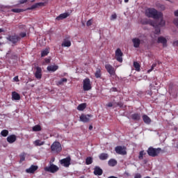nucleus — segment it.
Wrapping results in <instances>:
<instances>
[{"mask_svg":"<svg viewBox=\"0 0 178 178\" xmlns=\"http://www.w3.org/2000/svg\"><path fill=\"white\" fill-rule=\"evenodd\" d=\"M145 15L147 17H152V19H162L163 14L156 10L153 8H149L145 10Z\"/></svg>","mask_w":178,"mask_h":178,"instance_id":"f257e3e1","label":"nucleus"},{"mask_svg":"<svg viewBox=\"0 0 178 178\" xmlns=\"http://www.w3.org/2000/svg\"><path fill=\"white\" fill-rule=\"evenodd\" d=\"M44 3L42 2L36 3L33 4L31 7H29L26 9L23 8H13L11 12L13 13H22V12H26V10H33V9H37V8H40V6H44Z\"/></svg>","mask_w":178,"mask_h":178,"instance_id":"f03ea898","label":"nucleus"},{"mask_svg":"<svg viewBox=\"0 0 178 178\" xmlns=\"http://www.w3.org/2000/svg\"><path fill=\"white\" fill-rule=\"evenodd\" d=\"M162 149L161 147L154 148L152 147H149L147 151L149 156H152L155 158V156H158L161 154Z\"/></svg>","mask_w":178,"mask_h":178,"instance_id":"7ed1b4c3","label":"nucleus"},{"mask_svg":"<svg viewBox=\"0 0 178 178\" xmlns=\"http://www.w3.org/2000/svg\"><path fill=\"white\" fill-rule=\"evenodd\" d=\"M51 152H56V154H59V152H62V145L58 141H55L51 145Z\"/></svg>","mask_w":178,"mask_h":178,"instance_id":"20e7f679","label":"nucleus"},{"mask_svg":"<svg viewBox=\"0 0 178 178\" xmlns=\"http://www.w3.org/2000/svg\"><path fill=\"white\" fill-rule=\"evenodd\" d=\"M44 169L45 172H49V173H56V172L59 170V167L52 163V164H50L49 166L44 167Z\"/></svg>","mask_w":178,"mask_h":178,"instance_id":"39448f33","label":"nucleus"},{"mask_svg":"<svg viewBox=\"0 0 178 178\" xmlns=\"http://www.w3.org/2000/svg\"><path fill=\"white\" fill-rule=\"evenodd\" d=\"M8 41H10V42H12V44H17L19 41H20V36L14 34V35H10L7 37Z\"/></svg>","mask_w":178,"mask_h":178,"instance_id":"423d86ee","label":"nucleus"},{"mask_svg":"<svg viewBox=\"0 0 178 178\" xmlns=\"http://www.w3.org/2000/svg\"><path fill=\"white\" fill-rule=\"evenodd\" d=\"M115 59L118 62H120V63L123 62V52H122V49H120V48H118L115 50Z\"/></svg>","mask_w":178,"mask_h":178,"instance_id":"0eeeda50","label":"nucleus"},{"mask_svg":"<svg viewBox=\"0 0 178 178\" xmlns=\"http://www.w3.org/2000/svg\"><path fill=\"white\" fill-rule=\"evenodd\" d=\"M83 91H90L91 90V81H90V79L86 78L83 80Z\"/></svg>","mask_w":178,"mask_h":178,"instance_id":"6e6552de","label":"nucleus"},{"mask_svg":"<svg viewBox=\"0 0 178 178\" xmlns=\"http://www.w3.org/2000/svg\"><path fill=\"white\" fill-rule=\"evenodd\" d=\"M115 151L116 152V154H118V155H127V152L126 151V148H124V147H122V146H117L115 148Z\"/></svg>","mask_w":178,"mask_h":178,"instance_id":"1a4fd4ad","label":"nucleus"},{"mask_svg":"<svg viewBox=\"0 0 178 178\" xmlns=\"http://www.w3.org/2000/svg\"><path fill=\"white\" fill-rule=\"evenodd\" d=\"M35 77L38 80H41L42 79V69L41 67H35Z\"/></svg>","mask_w":178,"mask_h":178,"instance_id":"9d476101","label":"nucleus"},{"mask_svg":"<svg viewBox=\"0 0 178 178\" xmlns=\"http://www.w3.org/2000/svg\"><path fill=\"white\" fill-rule=\"evenodd\" d=\"M105 69L111 76H115L116 74L115 68L111 64H106Z\"/></svg>","mask_w":178,"mask_h":178,"instance_id":"9b49d317","label":"nucleus"},{"mask_svg":"<svg viewBox=\"0 0 178 178\" xmlns=\"http://www.w3.org/2000/svg\"><path fill=\"white\" fill-rule=\"evenodd\" d=\"M71 161L72 159L70 158V156H67V158L60 160V164L63 165L65 168H69V166H70Z\"/></svg>","mask_w":178,"mask_h":178,"instance_id":"f8f14e48","label":"nucleus"},{"mask_svg":"<svg viewBox=\"0 0 178 178\" xmlns=\"http://www.w3.org/2000/svg\"><path fill=\"white\" fill-rule=\"evenodd\" d=\"M90 118H92V115L81 114L80 116V120L81 122H83V123H88L90 122Z\"/></svg>","mask_w":178,"mask_h":178,"instance_id":"ddd939ff","label":"nucleus"},{"mask_svg":"<svg viewBox=\"0 0 178 178\" xmlns=\"http://www.w3.org/2000/svg\"><path fill=\"white\" fill-rule=\"evenodd\" d=\"M158 44H162L163 47H168V40L164 37L160 36L157 40Z\"/></svg>","mask_w":178,"mask_h":178,"instance_id":"4468645a","label":"nucleus"},{"mask_svg":"<svg viewBox=\"0 0 178 178\" xmlns=\"http://www.w3.org/2000/svg\"><path fill=\"white\" fill-rule=\"evenodd\" d=\"M93 173L95 176H102V173H104V171L99 166H95Z\"/></svg>","mask_w":178,"mask_h":178,"instance_id":"2eb2a0df","label":"nucleus"},{"mask_svg":"<svg viewBox=\"0 0 178 178\" xmlns=\"http://www.w3.org/2000/svg\"><path fill=\"white\" fill-rule=\"evenodd\" d=\"M132 42L134 44V48H140V44H141V40L138 38H135L132 39Z\"/></svg>","mask_w":178,"mask_h":178,"instance_id":"dca6fc26","label":"nucleus"},{"mask_svg":"<svg viewBox=\"0 0 178 178\" xmlns=\"http://www.w3.org/2000/svg\"><path fill=\"white\" fill-rule=\"evenodd\" d=\"M38 170V167L37 165H32L29 168L26 170V173H35V171Z\"/></svg>","mask_w":178,"mask_h":178,"instance_id":"f3484780","label":"nucleus"},{"mask_svg":"<svg viewBox=\"0 0 178 178\" xmlns=\"http://www.w3.org/2000/svg\"><path fill=\"white\" fill-rule=\"evenodd\" d=\"M69 16H70V14H69V13H64L56 17V20H58V22H59L60 20H63V19L69 17Z\"/></svg>","mask_w":178,"mask_h":178,"instance_id":"a211bd4d","label":"nucleus"},{"mask_svg":"<svg viewBox=\"0 0 178 178\" xmlns=\"http://www.w3.org/2000/svg\"><path fill=\"white\" fill-rule=\"evenodd\" d=\"M17 140V137L16 135L13 134V135H10L7 137V141L8 143H9V144H13V143H15Z\"/></svg>","mask_w":178,"mask_h":178,"instance_id":"6ab92c4d","label":"nucleus"},{"mask_svg":"<svg viewBox=\"0 0 178 178\" xmlns=\"http://www.w3.org/2000/svg\"><path fill=\"white\" fill-rule=\"evenodd\" d=\"M12 99L13 101H19L20 100V95L17 92H12Z\"/></svg>","mask_w":178,"mask_h":178,"instance_id":"aec40b11","label":"nucleus"},{"mask_svg":"<svg viewBox=\"0 0 178 178\" xmlns=\"http://www.w3.org/2000/svg\"><path fill=\"white\" fill-rule=\"evenodd\" d=\"M48 72H56L58 69H59V67L58 65H49L47 67Z\"/></svg>","mask_w":178,"mask_h":178,"instance_id":"412c9836","label":"nucleus"},{"mask_svg":"<svg viewBox=\"0 0 178 178\" xmlns=\"http://www.w3.org/2000/svg\"><path fill=\"white\" fill-rule=\"evenodd\" d=\"M99 158L100 161H106L109 158V155L106 153H102L99 154Z\"/></svg>","mask_w":178,"mask_h":178,"instance_id":"4be33fe9","label":"nucleus"},{"mask_svg":"<svg viewBox=\"0 0 178 178\" xmlns=\"http://www.w3.org/2000/svg\"><path fill=\"white\" fill-rule=\"evenodd\" d=\"M102 76V73L101 72V69L97 68L96 72L95 73V77H96V79H101Z\"/></svg>","mask_w":178,"mask_h":178,"instance_id":"5701e85b","label":"nucleus"},{"mask_svg":"<svg viewBox=\"0 0 178 178\" xmlns=\"http://www.w3.org/2000/svg\"><path fill=\"white\" fill-rule=\"evenodd\" d=\"M143 122L145 123H146V124H149V123H151V118H149V117H148V115H143Z\"/></svg>","mask_w":178,"mask_h":178,"instance_id":"b1692460","label":"nucleus"},{"mask_svg":"<svg viewBox=\"0 0 178 178\" xmlns=\"http://www.w3.org/2000/svg\"><path fill=\"white\" fill-rule=\"evenodd\" d=\"M108 166H116V165H118V161L115 159H111L108 162Z\"/></svg>","mask_w":178,"mask_h":178,"instance_id":"393cba45","label":"nucleus"},{"mask_svg":"<svg viewBox=\"0 0 178 178\" xmlns=\"http://www.w3.org/2000/svg\"><path fill=\"white\" fill-rule=\"evenodd\" d=\"M86 108H87V104L86 103H83V104H79L77 106V110L82 111H84V109H86Z\"/></svg>","mask_w":178,"mask_h":178,"instance_id":"a878e982","label":"nucleus"},{"mask_svg":"<svg viewBox=\"0 0 178 178\" xmlns=\"http://www.w3.org/2000/svg\"><path fill=\"white\" fill-rule=\"evenodd\" d=\"M32 130L33 131H41V130H42V128L41 127V125L37 124L33 127Z\"/></svg>","mask_w":178,"mask_h":178,"instance_id":"bb28decb","label":"nucleus"},{"mask_svg":"<svg viewBox=\"0 0 178 178\" xmlns=\"http://www.w3.org/2000/svg\"><path fill=\"white\" fill-rule=\"evenodd\" d=\"M62 47H70L72 45V42H70V40H64L63 42L62 43Z\"/></svg>","mask_w":178,"mask_h":178,"instance_id":"cd10ccee","label":"nucleus"},{"mask_svg":"<svg viewBox=\"0 0 178 178\" xmlns=\"http://www.w3.org/2000/svg\"><path fill=\"white\" fill-rule=\"evenodd\" d=\"M34 144L35 147H41V145H44V144H45V142H42L40 140H35Z\"/></svg>","mask_w":178,"mask_h":178,"instance_id":"c85d7f7f","label":"nucleus"},{"mask_svg":"<svg viewBox=\"0 0 178 178\" xmlns=\"http://www.w3.org/2000/svg\"><path fill=\"white\" fill-rule=\"evenodd\" d=\"M134 67H135V70H136V72H140V67H141V66L140 65V63H138L136 61L134 62Z\"/></svg>","mask_w":178,"mask_h":178,"instance_id":"c756f323","label":"nucleus"},{"mask_svg":"<svg viewBox=\"0 0 178 178\" xmlns=\"http://www.w3.org/2000/svg\"><path fill=\"white\" fill-rule=\"evenodd\" d=\"M64 83H67V79L63 78L57 82V86H63Z\"/></svg>","mask_w":178,"mask_h":178,"instance_id":"7c9ffc66","label":"nucleus"},{"mask_svg":"<svg viewBox=\"0 0 178 178\" xmlns=\"http://www.w3.org/2000/svg\"><path fill=\"white\" fill-rule=\"evenodd\" d=\"M49 54V50L48 49H45L44 50L42 51L41 56L44 58V56H47Z\"/></svg>","mask_w":178,"mask_h":178,"instance_id":"2f4dec72","label":"nucleus"},{"mask_svg":"<svg viewBox=\"0 0 178 178\" xmlns=\"http://www.w3.org/2000/svg\"><path fill=\"white\" fill-rule=\"evenodd\" d=\"M131 118L133 119V120H140V114L139 113L132 114Z\"/></svg>","mask_w":178,"mask_h":178,"instance_id":"473e14b6","label":"nucleus"},{"mask_svg":"<svg viewBox=\"0 0 178 178\" xmlns=\"http://www.w3.org/2000/svg\"><path fill=\"white\" fill-rule=\"evenodd\" d=\"M1 134L2 137H8V136L9 135V131H8L7 129L2 130Z\"/></svg>","mask_w":178,"mask_h":178,"instance_id":"72a5a7b5","label":"nucleus"},{"mask_svg":"<svg viewBox=\"0 0 178 178\" xmlns=\"http://www.w3.org/2000/svg\"><path fill=\"white\" fill-rule=\"evenodd\" d=\"M86 165H91L92 163V157H87L86 159Z\"/></svg>","mask_w":178,"mask_h":178,"instance_id":"f704fd0d","label":"nucleus"},{"mask_svg":"<svg viewBox=\"0 0 178 178\" xmlns=\"http://www.w3.org/2000/svg\"><path fill=\"white\" fill-rule=\"evenodd\" d=\"M144 155H145L144 150L140 151L139 152L138 159H144Z\"/></svg>","mask_w":178,"mask_h":178,"instance_id":"c9c22d12","label":"nucleus"},{"mask_svg":"<svg viewBox=\"0 0 178 178\" xmlns=\"http://www.w3.org/2000/svg\"><path fill=\"white\" fill-rule=\"evenodd\" d=\"M143 24H150V26H155V22L151 21H145L143 22Z\"/></svg>","mask_w":178,"mask_h":178,"instance_id":"e433bc0d","label":"nucleus"},{"mask_svg":"<svg viewBox=\"0 0 178 178\" xmlns=\"http://www.w3.org/2000/svg\"><path fill=\"white\" fill-rule=\"evenodd\" d=\"M159 26L160 27H163V26H165V20L161 19V22H159Z\"/></svg>","mask_w":178,"mask_h":178,"instance_id":"4c0bfd02","label":"nucleus"},{"mask_svg":"<svg viewBox=\"0 0 178 178\" xmlns=\"http://www.w3.org/2000/svg\"><path fill=\"white\" fill-rule=\"evenodd\" d=\"M27 35V33H26V32H22L19 33V37H21V38H24V37H26Z\"/></svg>","mask_w":178,"mask_h":178,"instance_id":"58836bf2","label":"nucleus"},{"mask_svg":"<svg viewBox=\"0 0 178 178\" xmlns=\"http://www.w3.org/2000/svg\"><path fill=\"white\" fill-rule=\"evenodd\" d=\"M92 24V19H89L87 22H86V26L88 27H90V26H91Z\"/></svg>","mask_w":178,"mask_h":178,"instance_id":"ea45409f","label":"nucleus"},{"mask_svg":"<svg viewBox=\"0 0 178 178\" xmlns=\"http://www.w3.org/2000/svg\"><path fill=\"white\" fill-rule=\"evenodd\" d=\"M161 33V29L159 27H156L154 31V34H159Z\"/></svg>","mask_w":178,"mask_h":178,"instance_id":"a19ab883","label":"nucleus"},{"mask_svg":"<svg viewBox=\"0 0 178 178\" xmlns=\"http://www.w3.org/2000/svg\"><path fill=\"white\" fill-rule=\"evenodd\" d=\"M118 106H119V108H122L123 104H120V103H118L117 104H113V108H118Z\"/></svg>","mask_w":178,"mask_h":178,"instance_id":"79ce46f5","label":"nucleus"},{"mask_svg":"<svg viewBox=\"0 0 178 178\" xmlns=\"http://www.w3.org/2000/svg\"><path fill=\"white\" fill-rule=\"evenodd\" d=\"M118 17V15L116 14H113L111 16V20H115Z\"/></svg>","mask_w":178,"mask_h":178,"instance_id":"37998d69","label":"nucleus"},{"mask_svg":"<svg viewBox=\"0 0 178 178\" xmlns=\"http://www.w3.org/2000/svg\"><path fill=\"white\" fill-rule=\"evenodd\" d=\"M19 29L20 30H26V25L20 24L19 25Z\"/></svg>","mask_w":178,"mask_h":178,"instance_id":"c03bdc74","label":"nucleus"},{"mask_svg":"<svg viewBox=\"0 0 178 178\" xmlns=\"http://www.w3.org/2000/svg\"><path fill=\"white\" fill-rule=\"evenodd\" d=\"M173 23L178 28V19H174Z\"/></svg>","mask_w":178,"mask_h":178,"instance_id":"a18cd8bd","label":"nucleus"},{"mask_svg":"<svg viewBox=\"0 0 178 178\" xmlns=\"http://www.w3.org/2000/svg\"><path fill=\"white\" fill-rule=\"evenodd\" d=\"M106 106H108V108H112V106H113V104H112V102H109L106 105Z\"/></svg>","mask_w":178,"mask_h":178,"instance_id":"49530a36","label":"nucleus"},{"mask_svg":"<svg viewBox=\"0 0 178 178\" xmlns=\"http://www.w3.org/2000/svg\"><path fill=\"white\" fill-rule=\"evenodd\" d=\"M172 45L174 47H178V40H175L173 42Z\"/></svg>","mask_w":178,"mask_h":178,"instance_id":"de8ad7c7","label":"nucleus"},{"mask_svg":"<svg viewBox=\"0 0 178 178\" xmlns=\"http://www.w3.org/2000/svg\"><path fill=\"white\" fill-rule=\"evenodd\" d=\"M26 157L24 156V155H22L20 156V161L23 162V161H25Z\"/></svg>","mask_w":178,"mask_h":178,"instance_id":"09e8293b","label":"nucleus"},{"mask_svg":"<svg viewBox=\"0 0 178 178\" xmlns=\"http://www.w3.org/2000/svg\"><path fill=\"white\" fill-rule=\"evenodd\" d=\"M134 178H141V174L140 173L136 174Z\"/></svg>","mask_w":178,"mask_h":178,"instance_id":"8fccbe9b","label":"nucleus"},{"mask_svg":"<svg viewBox=\"0 0 178 178\" xmlns=\"http://www.w3.org/2000/svg\"><path fill=\"white\" fill-rule=\"evenodd\" d=\"M45 63H51V59L49 58H45L44 59Z\"/></svg>","mask_w":178,"mask_h":178,"instance_id":"3c124183","label":"nucleus"},{"mask_svg":"<svg viewBox=\"0 0 178 178\" xmlns=\"http://www.w3.org/2000/svg\"><path fill=\"white\" fill-rule=\"evenodd\" d=\"M111 91H112L113 92H118V88H112L111 89Z\"/></svg>","mask_w":178,"mask_h":178,"instance_id":"603ef678","label":"nucleus"},{"mask_svg":"<svg viewBox=\"0 0 178 178\" xmlns=\"http://www.w3.org/2000/svg\"><path fill=\"white\" fill-rule=\"evenodd\" d=\"M174 15H175V16H176L177 17H178V10H177L176 11H175Z\"/></svg>","mask_w":178,"mask_h":178,"instance_id":"864d4df0","label":"nucleus"},{"mask_svg":"<svg viewBox=\"0 0 178 178\" xmlns=\"http://www.w3.org/2000/svg\"><path fill=\"white\" fill-rule=\"evenodd\" d=\"M154 69H155L154 67H151V69L148 70V73L152 72V70H154Z\"/></svg>","mask_w":178,"mask_h":178,"instance_id":"5fc2aeb1","label":"nucleus"},{"mask_svg":"<svg viewBox=\"0 0 178 178\" xmlns=\"http://www.w3.org/2000/svg\"><path fill=\"white\" fill-rule=\"evenodd\" d=\"M14 80H15V81H19V76H15L14 77Z\"/></svg>","mask_w":178,"mask_h":178,"instance_id":"6e6d98bb","label":"nucleus"},{"mask_svg":"<svg viewBox=\"0 0 178 178\" xmlns=\"http://www.w3.org/2000/svg\"><path fill=\"white\" fill-rule=\"evenodd\" d=\"M147 94H148V95H150V97L152 96V92H151V91H148Z\"/></svg>","mask_w":178,"mask_h":178,"instance_id":"4d7b16f0","label":"nucleus"},{"mask_svg":"<svg viewBox=\"0 0 178 178\" xmlns=\"http://www.w3.org/2000/svg\"><path fill=\"white\" fill-rule=\"evenodd\" d=\"M152 67H156V63H153L152 65Z\"/></svg>","mask_w":178,"mask_h":178,"instance_id":"13d9d810","label":"nucleus"},{"mask_svg":"<svg viewBox=\"0 0 178 178\" xmlns=\"http://www.w3.org/2000/svg\"><path fill=\"white\" fill-rule=\"evenodd\" d=\"M169 92L171 93L172 92V88L170 87V85L169 86Z\"/></svg>","mask_w":178,"mask_h":178,"instance_id":"bf43d9fd","label":"nucleus"},{"mask_svg":"<svg viewBox=\"0 0 178 178\" xmlns=\"http://www.w3.org/2000/svg\"><path fill=\"white\" fill-rule=\"evenodd\" d=\"M92 125H90L89 126V130H92Z\"/></svg>","mask_w":178,"mask_h":178,"instance_id":"052dcab7","label":"nucleus"},{"mask_svg":"<svg viewBox=\"0 0 178 178\" xmlns=\"http://www.w3.org/2000/svg\"><path fill=\"white\" fill-rule=\"evenodd\" d=\"M0 33H3V29H0Z\"/></svg>","mask_w":178,"mask_h":178,"instance_id":"680f3d73","label":"nucleus"},{"mask_svg":"<svg viewBox=\"0 0 178 178\" xmlns=\"http://www.w3.org/2000/svg\"><path fill=\"white\" fill-rule=\"evenodd\" d=\"M125 3H127L129 2V0H124Z\"/></svg>","mask_w":178,"mask_h":178,"instance_id":"e2e57ef3","label":"nucleus"},{"mask_svg":"<svg viewBox=\"0 0 178 178\" xmlns=\"http://www.w3.org/2000/svg\"><path fill=\"white\" fill-rule=\"evenodd\" d=\"M79 178H85L84 176L80 177Z\"/></svg>","mask_w":178,"mask_h":178,"instance_id":"0e129e2a","label":"nucleus"}]
</instances>
